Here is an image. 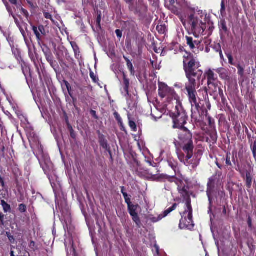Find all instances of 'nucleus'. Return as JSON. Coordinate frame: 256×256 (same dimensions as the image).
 Wrapping results in <instances>:
<instances>
[{
  "instance_id": "nucleus-5",
  "label": "nucleus",
  "mask_w": 256,
  "mask_h": 256,
  "mask_svg": "<svg viewBox=\"0 0 256 256\" xmlns=\"http://www.w3.org/2000/svg\"><path fill=\"white\" fill-rule=\"evenodd\" d=\"M171 116L173 120L174 128L184 127V125L186 124L188 117L181 106H176L175 112L171 114Z\"/></svg>"
},
{
  "instance_id": "nucleus-50",
  "label": "nucleus",
  "mask_w": 256,
  "mask_h": 256,
  "mask_svg": "<svg viewBox=\"0 0 256 256\" xmlns=\"http://www.w3.org/2000/svg\"><path fill=\"white\" fill-rule=\"evenodd\" d=\"M21 10H22V12L24 13V14L25 16H28V12L26 10H24V9L23 8H21Z\"/></svg>"
},
{
  "instance_id": "nucleus-36",
  "label": "nucleus",
  "mask_w": 256,
  "mask_h": 256,
  "mask_svg": "<svg viewBox=\"0 0 256 256\" xmlns=\"http://www.w3.org/2000/svg\"><path fill=\"white\" fill-rule=\"evenodd\" d=\"M32 30L35 34L36 35V38L40 40V32H38V29H37V28L35 26H34L33 28H32Z\"/></svg>"
},
{
  "instance_id": "nucleus-34",
  "label": "nucleus",
  "mask_w": 256,
  "mask_h": 256,
  "mask_svg": "<svg viewBox=\"0 0 256 256\" xmlns=\"http://www.w3.org/2000/svg\"><path fill=\"white\" fill-rule=\"evenodd\" d=\"M98 17H97V18H96V26H98V28L100 29V20H101V16H100V14H98Z\"/></svg>"
},
{
  "instance_id": "nucleus-61",
  "label": "nucleus",
  "mask_w": 256,
  "mask_h": 256,
  "mask_svg": "<svg viewBox=\"0 0 256 256\" xmlns=\"http://www.w3.org/2000/svg\"><path fill=\"white\" fill-rule=\"evenodd\" d=\"M10 256H14V252L13 251L10 252Z\"/></svg>"
},
{
  "instance_id": "nucleus-2",
  "label": "nucleus",
  "mask_w": 256,
  "mask_h": 256,
  "mask_svg": "<svg viewBox=\"0 0 256 256\" xmlns=\"http://www.w3.org/2000/svg\"><path fill=\"white\" fill-rule=\"evenodd\" d=\"M178 129L180 130L178 132V139L181 143L182 148L184 153L178 154V158L180 162L186 166L192 165V168H195L199 164L202 152L200 150L198 151L195 154L197 160L193 162V160H190L193 156L194 149L192 134L185 126L178 128Z\"/></svg>"
},
{
  "instance_id": "nucleus-26",
  "label": "nucleus",
  "mask_w": 256,
  "mask_h": 256,
  "mask_svg": "<svg viewBox=\"0 0 256 256\" xmlns=\"http://www.w3.org/2000/svg\"><path fill=\"white\" fill-rule=\"evenodd\" d=\"M130 216H132L134 222H136V224L138 226L140 224V218H139L137 212L132 214H130Z\"/></svg>"
},
{
  "instance_id": "nucleus-12",
  "label": "nucleus",
  "mask_w": 256,
  "mask_h": 256,
  "mask_svg": "<svg viewBox=\"0 0 256 256\" xmlns=\"http://www.w3.org/2000/svg\"><path fill=\"white\" fill-rule=\"evenodd\" d=\"M206 28V24L202 22L201 24H198L196 26L192 28V30L194 37L198 38L200 34H203Z\"/></svg>"
},
{
  "instance_id": "nucleus-33",
  "label": "nucleus",
  "mask_w": 256,
  "mask_h": 256,
  "mask_svg": "<svg viewBox=\"0 0 256 256\" xmlns=\"http://www.w3.org/2000/svg\"><path fill=\"white\" fill-rule=\"evenodd\" d=\"M68 256H76L75 250L72 246H71L70 252H68Z\"/></svg>"
},
{
  "instance_id": "nucleus-37",
  "label": "nucleus",
  "mask_w": 256,
  "mask_h": 256,
  "mask_svg": "<svg viewBox=\"0 0 256 256\" xmlns=\"http://www.w3.org/2000/svg\"><path fill=\"white\" fill-rule=\"evenodd\" d=\"M116 36L118 38H120L122 35V31L120 30H116Z\"/></svg>"
},
{
  "instance_id": "nucleus-16",
  "label": "nucleus",
  "mask_w": 256,
  "mask_h": 256,
  "mask_svg": "<svg viewBox=\"0 0 256 256\" xmlns=\"http://www.w3.org/2000/svg\"><path fill=\"white\" fill-rule=\"evenodd\" d=\"M168 166H170L175 172L178 170V163L176 160L170 157L168 159Z\"/></svg>"
},
{
  "instance_id": "nucleus-59",
  "label": "nucleus",
  "mask_w": 256,
  "mask_h": 256,
  "mask_svg": "<svg viewBox=\"0 0 256 256\" xmlns=\"http://www.w3.org/2000/svg\"><path fill=\"white\" fill-rule=\"evenodd\" d=\"M38 30H40V31L42 32V30H44V27L43 26H39L38 28Z\"/></svg>"
},
{
  "instance_id": "nucleus-23",
  "label": "nucleus",
  "mask_w": 256,
  "mask_h": 256,
  "mask_svg": "<svg viewBox=\"0 0 256 256\" xmlns=\"http://www.w3.org/2000/svg\"><path fill=\"white\" fill-rule=\"evenodd\" d=\"M100 145L104 148H106V150H107L110 154V158H112V152H111V151L110 150V148H108V144H107V142L105 140H101L100 141Z\"/></svg>"
},
{
  "instance_id": "nucleus-10",
  "label": "nucleus",
  "mask_w": 256,
  "mask_h": 256,
  "mask_svg": "<svg viewBox=\"0 0 256 256\" xmlns=\"http://www.w3.org/2000/svg\"><path fill=\"white\" fill-rule=\"evenodd\" d=\"M186 39L187 45L192 50L198 48L202 42V38L199 39V36L198 38H195L194 39L192 37L186 36Z\"/></svg>"
},
{
  "instance_id": "nucleus-44",
  "label": "nucleus",
  "mask_w": 256,
  "mask_h": 256,
  "mask_svg": "<svg viewBox=\"0 0 256 256\" xmlns=\"http://www.w3.org/2000/svg\"><path fill=\"white\" fill-rule=\"evenodd\" d=\"M0 222L2 226L4 225V215L0 216Z\"/></svg>"
},
{
  "instance_id": "nucleus-48",
  "label": "nucleus",
  "mask_w": 256,
  "mask_h": 256,
  "mask_svg": "<svg viewBox=\"0 0 256 256\" xmlns=\"http://www.w3.org/2000/svg\"><path fill=\"white\" fill-rule=\"evenodd\" d=\"M90 76L92 78L94 82H96V77L94 76V72H91L90 74Z\"/></svg>"
},
{
  "instance_id": "nucleus-21",
  "label": "nucleus",
  "mask_w": 256,
  "mask_h": 256,
  "mask_svg": "<svg viewBox=\"0 0 256 256\" xmlns=\"http://www.w3.org/2000/svg\"><path fill=\"white\" fill-rule=\"evenodd\" d=\"M138 206V205H134L132 204L128 206V210L130 215L136 213V210H137Z\"/></svg>"
},
{
  "instance_id": "nucleus-31",
  "label": "nucleus",
  "mask_w": 256,
  "mask_h": 256,
  "mask_svg": "<svg viewBox=\"0 0 256 256\" xmlns=\"http://www.w3.org/2000/svg\"><path fill=\"white\" fill-rule=\"evenodd\" d=\"M226 56L228 58V62L231 65H233V66L236 65L234 62V58L230 54H226Z\"/></svg>"
},
{
  "instance_id": "nucleus-39",
  "label": "nucleus",
  "mask_w": 256,
  "mask_h": 256,
  "mask_svg": "<svg viewBox=\"0 0 256 256\" xmlns=\"http://www.w3.org/2000/svg\"><path fill=\"white\" fill-rule=\"evenodd\" d=\"M6 234L7 236L8 237L10 241L11 242H14V239L13 236H11L10 232H6Z\"/></svg>"
},
{
  "instance_id": "nucleus-14",
  "label": "nucleus",
  "mask_w": 256,
  "mask_h": 256,
  "mask_svg": "<svg viewBox=\"0 0 256 256\" xmlns=\"http://www.w3.org/2000/svg\"><path fill=\"white\" fill-rule=\"evenodd\" d=\"M214 90L213 93H214V96H216V95L218 96V94H216V93H218L220 96V98L222 99V102H224L225 100H226V99L224 96V92H223V90H222V88L218 86V84H217L215 86H214Z\"/></svg>"
},
{
  "instance_id": "nucleus-38",
  "label": "nucleus",
  "mask_w": 256,
  "mask_h": 256,
  "mask_svg": "<svg viewBox=\"0 0 256 256\" xmlns=\"http://www.w3.org/2000/svg\"><path fill=\"white\" fill-rule=\"evenodd\" d=\"M64 83L65 84V85H66V88H67V90H68V92L69 94L70 95H71L70 93V89L71 88L70 84H69V83L67 81H66V80H64Z\"/></svg>"
},
{
  "instance_id": "nucleus-15",
  "label": "nucleus",
  "mask_w": 256,
  "mask_h": 256,
  "mask_svg": "<svg viewBox=\"0 0 256 256\" xmlns=\"http://www.w3.org/2000/svg\"><path fill=\"white\" fill-rule=\"evenodd\" d=\"M190 22L191 24L192 28L194 26H196L198 24H201L202 20H200L197 16H196L194 14H190L189 16Z\"/></svg>"
},
{
  "instance_id": "nucleus-35",
  "label": "nucleus",
  "mask_w": 256,
  "mask_h": 256,
  "mask_svg": "<svg viewBox=\"0 0 256 256\" xmlns=\"http://www.w3.org/2000/svg\"><path fill=\"white\" fill-rule=\"evenodd\" d=\"M26 207L24 204H20L19 205L18 210L21 212H24L26 210Z\"/></svg>"
},
{
  "instance_id": "nucleus-22",
  "label": "nucleus",
  "mask_w": 256,
  "mask_h": 256,
  "mask_svg": "<svg viewBox=\"0 0 256 256\" xmlns=\"http://www.w3.org/2000/svg\"><path fill=\"white\" fill-rule=\"evenodd\" d=\"M236 68H238V74L241 78H242L244 76V67L242 66L240 64H236Z\"/></svg>"
},
{
  "instance_id": "nucleus-57",
  "label": "nucleus",
  "mask_w": 256,
  "mask_h": 256,
  "mask_svg": "<svg viewBox=\"0 0 256 256\" xmlns=\"http://www.w3.org/2000/svg\"><path fill=\"white\" fill-rule=\"evenodd\" d=\"M91 112L92 114L94 116L96 117V112L95 111H94V110H91V112Z\"/></svg>"
},
{
  "instance_id": "nucleus-60",
  "label": "nucleus",
  "mask_w": 256,
  "mask_h": 256,
  "mask_svg": "<svg viewBox=\"0 0 256 256\" xmlns=\"http://www.w3.org/2000/svg\"><path fill=\"white\" fill-rule=\"evenodd\" d=\"M134 0H126V2L127 3H132V2Z\"/></svg>"
},
{
  "instance_id": "nucleus-17",
  "label": "nucleus",
  "mask_w": 256,
  "mask_h": 256,
  "mask_svg": "<svg viewBox=\"0 0 256 256\" xmlns=\"http://www.w3.org/2000/svg\"><path fill=\"white\" fill-rule=\"evenodd\" d=\"M178 206V204L176 203L173 204L172 206L170 208H169L164 212L162 216L160 218L166 216L169 214L174 210Z\"/></svg>"
},
{
  "instance_id": "nucleus-56",
  "label": "nucleus",
  "mask_w": 256,
  "mask_h": 256,
  "mask_svg": "<svg viewBox=\"0 0 256 256\" xmlns=\"http://www.w3.org/2000/svg\"><path fill=\"white\" fill-rule=\"evenodd\" d=\"M120 190H121V192L122 193V194H123V192H125V188L124 186H121L120 187Z\"/></svg>"
},
{
  "instance_id": "nucleus-27",
  "label": "nucleus",
  "mask_w": 256,
  "mask_h": 256,
  "mask_svg": "<svg viewBox=\"0 0 256 256\" xmlns=\"http://www.w3.org/2000/svg\"><path fill=\"white\" fill-rule=\"evenodd\" d=\"M156 30L158 31V32L160 34H164L166 30V27L165 25H158L156 26Z\"/></svg>"
},
{
  "instance_id": "nucleus-3",
  "label": "nucleus",
  "mask_w": 256,
  "mask_h": 256,
  "mask_svg": "<svg viewBox=\"0 0 256 256\" xmlns=\"http://www.w3.org/2000/svg\"><path fill=\"white\" fill-rule=\"evenodd\" d=\"M182 196L185 200L184 210L180 212L181 218L180 221L179 227L180 229L190 228L194 226L193 224V210L192 206V200L188 192L183 187L179 190Z\"/></svg>"
},
{
  "instance_id": "nucleus-45",
  "label": "nucleus",
  "mask_w": 256,
  "mask_h": 256,
  "mask_svg": "<svg viewBox=\"0 0 256 256\" xmlns=\"http://www.w3.org/2000/svg\"><path fill=\"white\" fill-rule=\"evenodd\" d=\"M44 16L46 18H48V19L50 18V19H51L52 20V16L49 13H48V12L45 13Z\"/></svg>"
},
{
  "instance_id": "nucleus-54",
  "label": "nucleus",
  "mask_w": 256,
  "mask_h": 256,
  "mask_svg": "<svg viewBox=\"0 0 256 256\" xmlns=\"http://www.w3.org/2000/svg\"><path fill=\"white\" fill-rule=\"evenodd\" d=\"M68 129L70 131H72V130H73L72 126H71V125L68 122Z\"/></svg>"
},
{
  "instance_id": "nucleus-32",
  "label": "nucleus",
  "mask_w": 256,
  "mask_h": 256,
  "mask_svg": "<svg viewBox=\"0 0 256 256\" xmlns=\"http://www.w3.org/2000/svg\"><path fill=\"white\" fill-rule=\"evenodd\" d=\"M0 192H1L0 194V199L2 200V199L6 198L8 196V192L3 190H0Z\"/></svg>"
},
{
  "instance_id": "nucleus-19",
  "label": "nucleus",
  "mask_w": 256,
  "mask_h": 256,
  "mask_svg": "<svg viewBox=\"0 0 256 256\" xmlns=\"http://www.w3.org/2000/svg\"><path fill=\"white\" fill-rule=\"evenodd\" d=\"M123 80H124V90L126 94L128 95L129 94V85H130V80L126 78L125 74L123 76Z\"/></svg>"
},
{
  "instance_id": "nucleus-20",
  "label": "nucleus",
  "mask_w": 256,
  "mask_h": 256,
  "mask_svg": "<svg viewBox=\"0 0 256 256\" xmlns=\"http://www.w3.org/2000/svg\"><path fill=\"white\" fill-rule=\"evenodd\" d=\"M114 115L116 119L118 121V124L120 125V130H124V126L123 123H122V118H121V117L120 116V114L117 112H114Z\"/></svg>"
},
{
  "instance_id": "nucleus-63",
  "label": "nucleus",
  "mask_w": 256,
  "mask_h": 256,
  "mask_svg": "<svg viewBox=\"0 0 256 256\" xmlns=\"http://www.w3.org/2000/svg\"><path fill=\"white\" fill-rule=\"evenodd\" d=\"M28 3L31 6H33L32 4L30 2H28Z\"/></svg>"
},
{
  "instance_id": "nucleus-24",
  "label": "nucleus",
  "mask_w": 256,
  "mask_h": 256,
  "mask_svg": "<svg viewBox=\"0 0 256 256\" xmlns=\"http://www.w3.org/2000/svg\"><path fill=\"white\" fill-rule=\"evenodd\" d=\"M1 204L5 212H10L11 210L10 206L4 200H1Z\"/></svg>"
},
{
  "instance_id": "nucleus-40",
  "label": "nucleus",
  "mask_w": 256,
  "mask_h": 256,
  "mask_svg": "<svg viewBox=\"0 0 256 256\" xmlns=\"http://www.w3.org/2000/svg\"><path fill=\"white\" fill-rule=\"evenodd\" d=\"M126 59V65H127V66H128V68H132V66H133L132 62L127 58H125Z\"/></svg>"
},
{
  "instance_id": "nucleus-29",
  "label": "nucleus",
  "mask_w": 256,
  "mask_h": 256,
  "mask_svg": "<svg viewBox=\"0 0 256 256\" xmlns=\"http://www.w3.org/2000/svg\"><path fill=\"white\" fill-rule=\"evenodd\" d=\"M129 126L133 132L137 131V127L135 122L132 120H129Z\"/></svg>"
},
{
  "instance_id": "nucleus-42",
  "label": "nucleus",
  "mask_w": 256,
  "mask_h": 256,
  "mask_svg": "<svg viewBox=\"0 0 256 256\" xmlns=\"http://www.w3.org/2000/svg\"><path fill=\"white\" fill-rule=\"evenodd\" d=\"M125 200V202L126 203L128 204V206L132 204V203L131 202V201H130V196H129L128 198L124 199Z\"/></svg>"
},
{
  "instance_id": "nucleus-49",
  "label": "nucleus",
  "mask_w": 256,
  "mask_h": 256,
  "mask_svg": "<svg viewBox=\"0 0 256 256\" xmlns=\"http://www.w3.org/2000/svg\"><path fill=\"white\" fill-rule=\"evenodd\" d=\"M248 224L250 228H251L252 226V222L250 217H249L248 220Z\"/></svg>"
},
{
  "instance_id": "nucleus-53",
  "label": "nucleus",
  "mask_w": 256,
  "mask_h": 256,
  "mask_svg": "<svg viewBox=\"0 0 256 256\" xmlns=\"http://www.w3.org/2000/svg\"><path fill=\"white\" fill-rule=\"evenodd\" d=\"M122 195H123V196L124 199H126L130 196L126 192H123Z\"/></svg>"
},
{
  "instance_id": "nucleus-18",
  "label": "nucleus",
  "mask_w": 256,
  "mask_h": 256,
  "mask_svg": "<svg viewBox=\"0 0 256 256\" xmlns=\"http://www.w3.org/2000/svg\"><path fill=\"white\" fill-rule=\"evenodd\" d=\"M218 27L220 30H222L225 34L228 32L226 22L224 19H222L218 22Z\"/></svg>"
},
{
  "instance_id": "nucleus-58",
  "label": "nucleus",
  "mask_w": 256,
  "mask_h": 256,
  "mask_svg": "<svg viewBox=\"0 0 256 256\" xmlns=\"http://www.w3.org/2000/svg\"><path fill=\"white\" fill-rule=\"evenodd\" d=\"M10 0V2L11 3H12V4H16V0Z\"/></svg>"
},
{
  "instance_id": "nucleus-6",
  "label": "nucleus",
  "mask_w": 256,
  "mask_h": 256,
  "mask_svg": "<svg viewBox=\"0 0 256 256\" xmlns=\"http://www.w3.org/2000/svg\"><path fill=\"white\" fill-rule=\"evenodd\" d=\"M134 14L138 15L140 20L147 18L148 5L144 0H136L135 6L132 7Z\"/></svg>"
},
{
  "instance_id": "nucleus-43",
  "label": "nucleus",
  "mask_w": 256,
  "mask_h": 256,
  "mask_svg": "<svg viewBox=\"0 0 256 256\" xmlns=\"http://www.w3.org/2000/svg\"><path fill=\"white\" fill-rule=\"evenodd\" d=\"M204 92V93L203 94V98H204V100H206V98H208V92H207V90H204L203 91Z\"/></svg>"
},
{
  "instance_id": "nucleus-25",
  "label": "nucleus",
  "mask_w": 256,
  "mask_h": 256,
  "mask_svg": "<svg viewBox=\"0 0 256 256\" xmlns=\"http://www.w3.org/2000/svg\"><path fill=\"white\" fill-rule=\"evenodd\" d=\"M250 147L252 151L253 156L256 162V140L250 144Z\"/></svg>"
},
{
  "instance_id": "nucleus-41",
  "label": "nucleus",
  "mask_w": 256,
  "mask_h": 256,
  "mask_svg": "<svg viewBox=\"0 0 256 256\" xmlns=\"http://www.w3.org/2000/svg\"><path fill=\"white\" fill-rule=\"evenodd\" d=\"M158 178L162 180H168L170 178L167 175L162 174L158 177Z\"/></svg>"
},
{
  "instance_id": "nucleus-11",
  "label": "nucleus",
  "mask_w": 256,
  "mask_h": 256,
  "mask_svg": "<svg viewBox=\"0 0 256 256\" xmlns=\"http://www.w3.org/2000/svg\"><path fill=\"white\" fill-rule=\"evenodd\" d=\"M206 75L208 84L210 86V88H211L210 86L214 87L218 84L217 82V76L212 70L210 69L208 70L206 72Z\"/></svg>"
},
{
  "instance_id": "nucleus-51",
  "label": "nucleus",
  "mask_w": 256,
  "mask_h": 256,
  "mask_svg": "<svg viewBox=\"0 0 256 256\" xmlns=\"http://www.w3.org/2000/svg\"><path fill=\"white\" fill-rule=\"evenodd\" d=\"M0 182L2 188H4V180H2V178L1 176H0Z\"/></svg>"
},
{
  "instance_id": "nucleus-46",
  "label": "nucleus",
  "mask_w": 256,
  "mask_h": 256,
  "mask_svg": "<svg viewBox=\"0 0 256 256\" xmlns=\"http://www.w3.org/2000/svg\"><path fill=\"white\" fill-rule=\"evenodd\" d=\"M70 136L72 138H76V134H75L74 132V130H72V131H70Z\"/></svg>"
},
{
  "instance_id": "nucleus-62",
  "label": "nucleus",
  "mask_w": 256,
  "mask_h": 256,
  "mask_svg": "<svg viewBox=\"0 0 256 256\" xmlns=\"http://www.w3.org/2000/svg\"><path fill=\"white\" fill-rule=\"evenodd\" d=\"M34 242H32L31 243H30V246H34Z\"/></svg>"
},
{
  "instance_id": "nucleus-4",
  "label": "nucleus",
  "mask_w": 256,
  "mask_h": 256,
  "mask_svg": "<svg viewBox=\"0 0 256 256\" xmlns=\"http://www.w3.org/2000/svg\"><path fill=\"white\" fill-rule=\"evenodd\" d=\"M158 95L162 98H166L168 102L176 101L177 103L179 100V96L176 94L174 88L169 87L166 84L162 82H158Z\"/></svg>"
},
{
  "instance_id": "nucleus-47",
  "label": "nucleus",
  "mask_w": 256,
  "mask_h": 256,
  "mask_svg": "<svg viewBox=\"0 0 256 256\" xmlns=\"http://www.w3.org/2000/svg\"><path fill=\"white\" fill-rule=\"evenodd\" d=\"M128 70H130L131 74L134 76V74H135V72H134V68L133 66H132V68H128Z\"/></svg>"
},
{
  "instance_id": "nucleus-30",
  "label": "nucleus",
  "mask_w": 256,
  "mask_h": 256,
  "mask_svg": "<svg viewBox=\"0 0 256 256\" xmlns=\"http://www.w3.org/2000/svg\"><path fill=\"white\" fill-rule=\"evenodd\" d=\"M208 125L211 128H215V124H214V120L210 116L208 117Z\"/></svg>"
},
{
  "instance_id": "nucleus-1",
  "label": "nucleus",
  "mask_w": 256,
  "mask_h": 256,
  "mask_svg": "<svg viewBox=\"0 0 256 256\" xmlns=\"http://www.w3.org/2000/svg\"><path fill=\"white\" fill-rule=\"evenodd\" d=\"M201 64L196 57L190 52H186L183 56V68L188 82L186 83L185 90L189 102L192 108V116H194V108L197 112L204 106V100L198 95L196 87L200 82L203 74Z\"/></svg>"
},
{
  "instance_id": "nucleus-9",
  "label": "nucleus",
  "mask_w": 256,
  "mask_h": 256,
  "mask_svg": "<svg viewBox=\"0 0 256 256\" xmlns=\"http://www.w3.org/2000/svg\"><path fill=\"white\" fill-rule=\"evenodd\" d=\"M237 156L236 154V156H233L231 158V154L230 152H227L226 158H224L226 160V165L225 166L228 170H232L233 168V166L232 164V162L236 166L235 168L237 166L238 162V160H236Z\"/></svg>"
},
{
  "instance_id": "nucleus-28",
  "label": "nucleus",
  "mask_w": 256,
  "mask_h": 256,
  "mask_svg": "<svg viewBox=\"0 0 256 256\" xmlns=\"http://www.w3.org/2000/svg\"><path fill=\"white\" fill-rule=\"evenodd\" d=\"M220 5H221V8H220V14L222 16H224L226 14L224 0H222Z\"/></svg>"
},
{
  "instance_id": "nucleus-7",
  "label": "nucleus",
  "mask_w": 256,
  "mask_h": 256,
  "mask_svg": "<svg viewBox=\"0 0 256 256\" xmlns=\"http://www.w3.org/2000/svg\"><path fill=\"white\" fill-rule=\"evenodd\" d=\"M216 174L213 175L208 180L206 188V195L208 197L210 206L212 202L213 196L218 192V189L216 187Z\"/></svg>"
},
{
  "instance_id": "nucleus-64",
  "label": "nucleus",
  "mask_w": 256,
  "mask_h": 256,
  "mask_svg": "<svg viewBox=\"0 0 256 256\" xmlns=\"http://www.w3.org/2000/svg\"><path fill=\"white\" fill-rule=\"evenodd\" d=\"M222 68H220V69H218L216 70V72H220V70H222Z\"/></svg>"
},
{
  "instance_id": "nucleus-55",
  "label": "nucleus",
  "mask_w": 256,
  "mask_h": 256,
  "mask_svg": "<svg viewBox=\"0 0 256 256\" xmlns=\"http://www.w3.org/2000/svg\"><path fill=\"white\" fill-rule=\"evenodd\" d=\"M216 165L218 166V167L220 168V169H222V166L218 162H216Z\"/></svg>"
},
{
  "instance_id": "nucleus-13",
  "label": "nucleus",
  "mask_w": 256,
  "mask_h": 256,
  "mask_svg": "<svg viewBox=\"0 0 256 256\" xmlns=\"http://www.w3.org/2000/svg\"><path fill=\"white\" fill-rule=\"evenodd\" d=\"M208 136L210 138H208L207 142L209 140L210 142L212 144H216L218 140V134L216 128H214L210 131Z\"/></svg>"
},
{
  "instance_id": "nucleus-8",
  "label": "nucleus",
  "mask_w": 256,
  "mask_h": 256,
  "mask_svg": "<svg viewBox=\"0 0 256 256\" xmlns=\"http://www.w3.org/2000/svg\"><path fill=\"white\" fill-rule=\"evenodd\" d=\"M235 169L237 172H240L242 178L245 182L246 186L248 190L252 188V182L253 181L254 182V184H256V180L254 178L252 174L251 170H244L241 169L240 168V165L238 162L237 166L235 168Z\"/></svg>"
},
{
  "instance_id": "nucleus-52",
  "label": "nucleus",
  "mask_w": 256,
  "mask_h": 256,
  "mask_svg": "<svg viewBox=\"0 0 256 256\" xmlns=\"http://www.w3.org/2000/svg\"><path fill=\"white\" fill-rule=\"evenodd\" d=\"M222 214L224 215H226V208L225 206H223V208H222Z\"/></svg>"
}]
</instances>
